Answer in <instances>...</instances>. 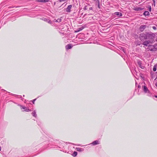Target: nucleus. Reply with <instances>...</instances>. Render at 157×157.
<instances>
[{"instance_id":"obj_1","label":"nucleus","mask_w":157,"mask_h":157,"mask_svg":"<svg viewBox=\"0 0 157 157\" xmlns=\"http://www.w3.org/2000/svg\"><path fill=\"white\" fill-rule=\"evenodd\" d=\"M155 36V35L151 32H146L142 33L140 35V39L141 41L145 39H153Z\"/></svg>"},{"instance_id":"obj_2","label":"nucleus","mask_w":157,"mask_h":157,"mask_svg":"<svg viewBox=\"0 0 157 157\" xmlns=\"http://www.w3.org/2000/svg\"><path fill=\"white\" fill-rule=\"evenodd\" d=\"M29 105H32V104L31 103H29V104H27V107L23 106L20 104H18V105L20 107L22 111L29 112L31 111V109H30L28 107V106H29Z\"/></svg>"},{"instance_id":"obj_3","label":"nucleus","mask_w":157,"mask_h":157,"mask_svg":"<svg viewBox=\"0 0 157 157\" xmlns=\"http://www.w3.org/2000/svg\"><path fill=\"white\" fill-rule=\"evenodd\" d=\"M137 63L138 65H139V67L141 68L144 69L145 67L142 65L141 61L140 60H138L137 61Z\"/></svg>"},{"instance_id":"obj_4","label":"nucleus","mask_w":157,"mask_h":157,"mask_svg":"<svg viewBox=\"0 0 157 157\" xmlns=\"http://www.w3.org/2000/svg\"><path fill=\"white\" fill-rule=\"evenodd\" d=\"M150 43H152L151 41L149 40H146L143 42L142 44L144 45L147 46L149 45L148 44Z\"/></svg>"},{"instance_id":"obj_5","label":"nucleus","mask_w":157,"mask_h":157,"mask_svg":"<svg viewBox=\"0 0 157 157\" xmlns=\"http://www.w3.org/2000/svg\"><path fill=\"white\" fill-rule=\"evenodd\" d=\"M146 27V25H142L140 27V30L141 32H143L145 29Z\"/></svg>"},{"instance_id":"obj_6","label":"nucleus","mask_w":157,"mask_h":157,"mask_svg":"<svg viewBox=\"0 0 157 157\" xmlns=\"http://www.w3.org/2000/svg\"><path fill=\"white\" fill-rule=\"evenodd\" d=\"M72 7V5H70L68 6L67 8L66 9V11L67 12L70 13L71 12V9Z\"/></svg>"},{"instance_id":"obj_7","label":"nucleus","mask_w":157,"mask_h":157,"mask_svg":"<svg viewBox=\"0 0 157 157\" xmlns=\"http://www.w3.org/2000/svg\"><path fill=\"white\" fill-rule=\"evenodd\" d=\"M100 144V141L99 140H95L93 142H92L90 144H91L92 145H98Z\"/></svg>"},{"instance_id":"obj_8","label":"nucleus","mask_w":157,"mask_h":157,"mask_svg":"<svg viewBox=\"0 0 157 157\" xmlns=\"http://www.w3.org/2000/svg\"><path fill=\"white\" fill-rule=\"evenodd\" d=\"M148 47L149 49L152 51H155V49L154 48L153 45H149Z\"/></svg>"},{"instance_id":"obj_9","label":"nucleus","mask_w":157,"mask_h":157,"mask_svg":"<svg viewBox=\"0 0 157 157\" xmlns=\"http://www.w3.org/2000/svg\"><path fill=\"white\" fill-rule=\"evenodd\" d=\"M143 90L145 93H148L149 92L148 89L145 86H143Z\"/></svg>"},{"instance_id":"obj_10","label":"nucleus","mask_w":157,"mask_h":157,"mask_svg":"<svg viewBox=\"0 0 157 157\" xmlns=\"http://www.w3.org/2000/svg\"><path fill=\"white\" fill-rule=\"evenodd\" d=\"M63 145L62 144H60V146L59 147H56V149H57L58 150H60V151H62L63 150Z\"/></svg>"},{"instance_id":"obj_11","label":"nucleus","mask_w":157,"mask_h":157,"mask_svg":"<svg viewBox=\"0 0 157 157\" xmlns=\"http://www.w3.org/2000/svg\"><path fill=\"white\" fill-rule=\"evenodd\" d=\"M42 20L45 21H46L47 22H48V23L50 24H52V21L49 20V19H47V18H42L41 19Z\"/></svg>"},{"instance_id":"obj_12","label":"nucleus","mask_w":157,"mask_h":157,"mask_svg":"<svg viewBox=\"0 0 157 157\" xmlns=\"http://www.w3.org/2000/svg\"><path fill=\"white\" fill-rule=\"evenodd\" d=\"M114 14L117 15V16L118 17H121L122 15L121 13L117 12H115Z\"/></svg>"},{"instance_id":"obj_13","label":"nucleus","mask_w":157,"mask_h":157,"mask_svg":"<svg viewBox=\"0 0 157 157\" xmlns=\"http://www.w3.org/2000/svg\"><path fill=\"white\" fill-rule=\"evenodd\" d=\"M72 46L71 44H68L66 46V49L68 50L72 48Z\"/></svg>"},{"instance_id":"obj_14","label":"nucleus","mask_w":157,"mask_h":157,"mask_svg":"<svg viewBox=\"0 0 157 157\" xmlns=\"http://www.w3.org/2000/svg\"><path fill=\"white\" fill-rule=\"evenodd\" d=\"M76 149L77 151L79 152H82L84 150L83 148L79 147H76Z\"/></svg>"},{"instance_id":"obj_15","label":"nucleus","mask_w":157,"mask_h":157,"mask_svg":"<svg viewBox=\"0 0 157 157\" xmlns=\"http://www.w3.org/2000/svg\"><path fill=\"white\" fill-rule=\"evenodd\" d=\"M134 10L136 11H140L142 9L140 7H136L134 8Z\"/></svg>"},{"instance_id":"obj_16","label":"nucleus","mask_w":157,"mask_h":157,"mask_svg":"<svg viewBox=\"0 0 157 157\" xmlns=\"http://www.w3.org/2000/svg\"><path fill=\"white\" fill-rule=\"evenodd\" d=\"M143 14L144 16H148L149 15V13L148 11H146L144 12Z\"/></svg>"},{"instance_id":"obj_17","label":"nucleus","mask_w":157,"mask_h":157,"mask_svg":"<svg viewBox=\"0 0 157 157\" xmlns=\"http://www.w3.org/2000/svg\"><path fill=\"white\" fill-rule=\"evenodd\" d=\"M32 115L35 117H36L37 116V115L36 114V112L35 110H34V111L32 113Z\"/></svg>"},{"instance_id":"obj_18","label":"nucleus","mask_w":157,"mask_h":157,"mask_svg":"<svg viewBox=\"0 0 157 157\" xmlns=\"http://www.w3.org/2000/svg\"><path fill=\"white\" fill-rule=\"evenodd\" d=\"M38 1L40 2H48V0H38Z\"/></svg>"},{"instance_id":"obj_19","label":"nucleus","mask_w":157,"mask_h":157,"mask_svg":"<svg viewBox=\"0 0 157 157\" xmlns=\"http://www.w3.org/2000/svg\"><path fill=\"white\" fill-rule=\"evenodd\" d=\"M157 67V64L155 65L154 66L153 68V71H156Z\"/></svg>"},{"instance_id":"obj_20","label":"nucleus","mask_w":157,"mask_h":157,"mask_svg":"<svg viewBox=\"0 0 157 157\" xmlns=\"http://www.w3.org/2000/svg\"><path fill=\"white\" fill-rule=\"evenodd\" d=\"M84 27H80L78 29V30L76 31V32H78L79 31H80L82 30L83 29Z\"/></svg>"},{"instance_id":"obj_21","label":"nucleus","mask_w":157,"mask_h":157,"mask_svg":"<svg viewBox=\"0 0 157 157\" xmlns=\"http://www.w3.org/2000/svg\"><path fill=\"white\" fill-rule=\"evenodd\" d=\"M11 95H14V96H15L16 97H19V98H22V96L21 95H17L16 94H11Z\"/></svg>"},{"instance_id":"obj_22","label":"nucleus","mask_w":157,"mask_h":157,"mask_svg":"<svg viewBox=\"0 0 157 157\" xmlns=\"http://www.w3.org/2000/svg\"><path fill=\"white\" fill-rule=\"evenodd\" d=\"M77 155V152L75 151L73 153L72 155L74 156V157H75V156H76Z\"/></svg>"},{"instance_id":"obj_23","label":"nucleus","mask_w":157,"mask_h":157,"mask_svg":"<svg viewBox=\"0 0 157 157\" xmlns=\"http://www.w3.org/2000/svg\"><path fill=\"white\" fill-rule=\"evenodd\" d=\"M154 48L155 49V51L157 49V44H155L153 45Z\"/></svg>"},{"instance_id":"obj_24","label":"nucleus","mask_w":157,"mask_h":157,"mask_svg":"<svg viewBox=\"0 0 157 157\" xmlns=\"http://www.w3.org/2000/svg\"><path fill=\"white\" fill-rule=\"evenodd\" d=\"M57 22H60L61 21V19L60 18L58 19L57 20Z\"/></svg>"},{"instance_id":"obj_25","label":"nucleus","mask_w":157,"mask_h":157,"mask_svg":"<svg viewBox=\"0 0 157 157\" xmlns=\"http://www.w3.org/2000/svg\"><path fill=\"white\" fill-rule=\"evenodd\" d=\"M88 9V7L87 6H86L83 8L84 10H86Z\"/></svg>"},{"instance_id":"obj_26","label":"nucleus","mask_w":157,"mask_h":157,"mask_svg":"<svg viewBox=\"0 0 157 157\" xmlns=\"http://www.w3.org/2000/svg\"><path fill=\"white\" fill-rule=\"evenodd\" d=\"M153 2V5L155 6V0H152Z\"/></svg>"},{"instance_id":"obj_27","label":"nucleus","mask_w":157,"mask_h":157,"mask_svg":"<svg viewBox=\"0 0 157 157\" xmlns=\"http://www.w3.org/2000/svg\"><path fill=\"white\" fill-rule=\"evenodd\" d=\"M36 99H35L34 100H33L32 101V102H33V104H34V102L35 101H36Z\"/></svg>"},{"instance_id":"obj_28","label":"nucleus","mask_w":157,"mask_h":157,"mask_svg":"<svg viewBox=\"0 0 157 157\" xmlns=\"http://www.w3.org/2000/svg\"><path fill=\"white\" fill-rule=\"evenodd\" d=\"M152 28L154 29H156V27H155V26H153L152 27Z\"/></svg>"},{"instance_id":"obj_29","label":"nucleus","mask_w":157,"mask_h":157,"mask_svg":"<svg viewBox=\"0 0 157 157\" xmlns=\"http://www.w3.org/2000/svg\"><path fill=\"white\" fill-rule=\"evenodd\" d=\"M149 11H151V6H150L149 7Z\"/></svg>"},{"instance_id":"obj_30","label":"nucleus","mask_w":157,"mask_h":157,"mask_svg":"<svg viewBox=\"0 0 157 157\" xmlns=\"http://www.w3.org/2000/svg\"><path fill=\"white\" fill-rule=\"evenodd\" d=\"M56 19H54V20L53 21L54 22H57V21H56Z\"/></svg>"},{"instance_id":"obj_31","label":"nucleus","mask_w":157,"mask_h":157,"mask_svg":"<svg viewBox=\"0 0 157 157\" xmlns=\"http://www.w3.org/2000/svg\"><path fill=\"white\" fill-rule=\"evenodd\" d=\"M153 97L157 98V95L153 96Z\"/></svg>"},{"instance_id":"obj_32","label":"nucleus","mask_w":157,"mask_h":157,"mask_svg":"<svg viewBox=\"0 0 157 157\" xmlns=\"http://www.w3.org/2000/svg\"><path fill=\"white\" fill-rule=\"evenodd\" d=\"M64 1V0H59V2H62V1Z\"/></svg>"},{"instance_id":"obj_33","label":"nucleus","mask_w":157,"mask_h":157,"mask_svg":"<svg viewBox=\"0 0 157 157\" xmlns=\"http://www.w3.org/2000/svg\"><path fill=\"white\" fill-rule=\"evenodd\" d=\"M92 9H93V8H92V7H90V8H89V9H90V10H92Z\"/></svg>"},{"instance_id":"obj_34","label":"nucleus","mask_w":157,"mask_h":157,"mask_svg":"<svg viewBox=\"0 0 157 157\" xmlns=\"http://www.w3.org/2000/svg\"><path fill=\"white\" fill-rule=\"evenodd\" d=\"M155 85L157 87V82L155 83Z\"/></svg>"},{"instance_id":"obj_35","label":"nucleus","mask_w":157,"mask_h":157,"mask_svg":"<svg viewBox=\"0 0 157 157\" xmlns=\"http://www.w3.org/2000/svg\"><path fill=\"white\" fill-rule=\"evenodd\" d=\"M1 147L0 146V151L1 150Z\"/></svg>"},{"instance_id":"obj_36","label":"nucleus","mask_w":157,"mask_h":157,"mask_svg":"<svg viewBox=\"0 0 157 157\" xmlns=\"http://www.w3.org/2000/svg\"><path fill=\"white\" fill-rule=\"evenodd\" d=\"M123 52H124V53H125V51H124V50H123Z\"/></svg>"}]
</instances>
